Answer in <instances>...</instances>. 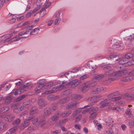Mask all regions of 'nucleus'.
<instances>
[{"mask_svg":"<svg viewBox=\"0 0 134 134\" xmlns=\"http://www.w3.org/2000/svg\"><path fill=\"white\" fill-rule=\"evenodd\" d=\"M107 90L105 88H104L100 86H95L94 87L91 91V93L95 94L99 92H104Z\"/></svg>","mask_w":134,"mask_h":134,"instance_id":"obj_4","label":"nucleus"},{"mask_svg":"<svg viewBox=\"0 0 134 134\" xmlns=\"http://www.w3.org/2000/svg\"><path fill=\"white\" fill-rule=\"evenodd\" d=\"M129 125L130 128L133 127L134 126V119L131 120L129 121Z\"/></svg>","mask_w":134,"mask_h":134,"instance_id":"obj_44","label":"nucleus"},{"mask_svg":"<svg viewBox=\"0 0 134 134\" xmlns=\"http://www.w3.org/2000/svg\"><path fill=\"white\" fill-rule=\"evenodd\" d=\"M31 104L30 102H29V100L27 101L26 102H23V104L24 105V106H26L27 105H28V106H29L30 104Z\"/></svg>","mask_w":134,"mask_h":134,"instance_id":"obj_58","label":"nucleus"},{"mask_svg":"<svg viewBox=\"0 0 134 134\" xmlns=\"http://www.w3.org/2000/svg\"><path fill=\"white\" fill-rule=\"evenodd\" d=\"M106 125L108 126L110 125L113 122V119L110 118H108L106 119L105 121Z\"/></svg>","mask_w":134,"mask_h":134,"instance_id":"obj_31","label":"nucleus"},{"mask_svg":"<svg viewBox=\"0 0 134 134\" xmlns=\"http://www.w3.org/2000/svg\"><path fill=\"white\" fill-rule=\"evenodd\" d=\"M113 48L114 49L118 50H121L123 48L122 44H120L117 46H115Z\"/></svg>","mask_w":134,"mask_h":134,"instance_id":"obj_39","label":"nucleus"},{"mask_svg":"<svg viewBox=\"0 0 134 134\" xmlns=\"http://www.w3.org/2000/svg\"><path fill=\"white\" fill-rule=\"evenodd\" d=\"M88 75L85 74L81 76L80 77V79L81 80H83L88 77Z\"/></svg>","mask_w":134,"mask_h":134,"instance_id":"obj_61","label":"nucleus"},{"mask_svg":"<svg viewBox=\"0 0 134 134\" xmlns=\"http://www.w3.org/2000/svg\"><path fill=\"white\" fill-rule=\"evenodd\" d=\"M19 90H20V92H21V93H23L24 92V91L28 90L25 87H24V85L22 88H20V89H19Z\"/></svg>","mask_w":134,"mask_h":134,"instance_id":"obj_56","label":"nucleus"},{"mask_svg":"<svg viewBox=\"0 0 134 134\" xmlns=\"http://www.w3.org/2000/svg\"><path fill=\"white\" fill-rule=\"evenodd\" d=\"M124 96L125 97L131 98L134 99V94H133L126 93L125 94Z\"/></svg>","mask_w":134,"mask_h":134,"instance_id":"obj_41","label":"nucleus"},{"mask_svg":"<svg viewBox=\"0 0 134 134\" xmlns=\"http://www.w3.org/2000/svg\"><path fill=\"white\" fill-rule=\"evenodd\" d=\"M71 92V90L70 89H68L64 92V94L66 95L69 94Z\"/></svg>","mask_w":134,"mask_h":134,"instance_id":"obj_57","label":"nucleus"},{"mask_svg":"<svg viewBox=\"0 0 134 134\" xmlns=\"http://www.w3.org/2000/svg\"><path fill=\"white\" fill-rule=\"evenodd\" d=\"M15 81H17L18 82L15 83V85L17 86H19L23 83V81L20 79H16L14 80Z\"/></svg>","mask_w":134,"mask_h":134,"instance_id":"obj_45","label":"nucleus"},{"mask_svg":"<svg viewBox=\"0 0 134 134\" xmlns=\"http://www.w3.org/2000/svg\"><path fill=\"white\" fill-rule=\"evenodd\" d=\"M42 86L38 85L37 87L35 89V91L36 93H40L41 91L42 88H43Z\"/></svg>","mask_w":134,"mask_h":134,"instance_id":"obj_26","label":"nucleus"},{"mask_svg":"<svg viewBox=\"0 0 134 134\" xmlns=\"http://www.w3.org/2000/svg\"><path fill=\"white\" fill-rule=\"evenodd\" d=\"M47 98L48 100H53L55 99L54 96L52 94H50L47 97Z\"/></svg>","mask_w":134,"mask_h":134,"instance_id":"obj_52","label":"nucleus"},{"mask_svg":"<svg viewBox=\"0 0 134 134\" xmlns=\"http://www.w3.org/2000/svg\"><path fill=\"white\" fill-rule=\"evenodd\" d=\"M113 65H110L104 67L103 70L104 72V75L110 77H118L127 73L128 71L126 70H122L115 71L112 69L111 66H114Z\"/></svg>","mask_w":134,"mask_h":134,"instance_id":"obj_1","label":"nucleus"},{"mask_svg":"<svg viewBox=\"0 0 134 134\" xmlns=\"http://www.w3.org/2000/svg\"><path fill=\"white\" fill-rule=\"evenodd\" d=\"M38 119L37 117H33L31 118L30 117L26 118L24 121V123L21 124L20 127V129L22 130L26 127L28 126L30 124V122L32 121L34 124L37 122Z\"/></svg>","mask_w":134,"mask_h":134,"instance_id":"obj_2","label":"nucleus"},{"mask_svg":"<svg viewBox=\"0 0 134 134\" xmlns=\"http://www.w3.org/2000/svg\"><path fill=\"white\" fill-rule=\"evenodd\" d=\"M98 110V108L96 107L92 108L90 111L89 112V114H90L89 119L90 120H93L96 117L97 115V112Z\"/></svg>","mask_w":134,"mask_h":134,"instance_id":"obj_5","label":"nucleus"},{"mask_svg":"<svg viewBox=\"0 0 134 134\" xmlns=\"http://www.w3.org/2000/svg\"><path fill=\"white\" fill-rule=\"evenodd\" d=\"M39 20L40 19L39 18L35 19L34 21H33L32 23V24L33 25L31 26V27H34V26H35L36 25L38 24V23Z\"/></svg>","mask_w":134,"mask_h":134,"instance_id":"obj_50","label":"nucleus"},{"mask_svg":"<svg viewBox=\"0 0 134 134\" xmlns=\"http://www.w3.org/2000/svg\"><path fill=\"white\" fill-rule=\"evenodd\" d=\"M121 98L122 97L120 96L113 98L111 99V101H116L121 99Z\"/></svg>","mask_w":134,"mask_h":134,"instance_id":"obj_47","label":"nucleus"},{"mask_svg":"<svg viewBox=\"0 0 134 134\" xmlns=\"http://www.w3.org/2000/svg\"><path fill=\"white\" fill-rule=\"evenodd\" d=\"M92 85V83L85 84L82 88V92H86L91 87L93 86Z\"/></svg>","mask_w":134,"mask_h":134,"instance_id":"obj_14","label":"nucleus"},{"mask_svg":"<svg viewBox=\"0 0 134 134\" xmlns=\"http://www.w3.org/2000/svg\"><path fill=\"white\" fill-rule=\"evenodd\" d=\"M124 39L125 40H130V43L132 45L134 46V34H132L130 36L125 37Z\"/></svg>","mask_w":134,"mask_h":134,"instance_id":"obj_16","label":"nucleus"},{"mask_svg":"<svg viewBox=\"0 0 134 134\" xmlns=\"http://www.w3.org/2000/svg\"><path fill=\"white\" fill-rule=\"evenodd\" d=\"M24 87L26 88L28 90L31 89L32 87L31 83L30 82L25 83L24 85Z\"/></svg>","mask_w":134,"mask_h":134,"instance_id":"obj_34","label":"nucleus"},{"mask_svg":"<svg viewBox=\"0 0 134 134\" xmlns=\"http://www.w3.org/2000/svg\"><path fill=\"white\" fill-rule=\"evenodd\" d=\"M72 97L74 99H79L82 98V96L79 95L73 94Z\"/></svg>","mask_w":134,"mask_h":134,"instance_id":"obj_48","label":"nucleus"},{"mask_svg":"<svg viewBox=\"0 0 134 134\" xmlns=\"http://www.w3.org/2000/svg\"><path fill=\"white\" fill-rule=\"evenodd\" d=\"M7 126V125L6 123L3 122L2 120H0V130H5Z\"/></svg>","mask_w":134,"mask_h":134,"instance_id":"obj_20","label":"nucleus"},{"mask_svg":"<svg viewBox=\"0 0 134 134\" xmlns=\"http://www.w3.org/2000/svg\"><path fill=\"white\" fill-rule=\"evenodd\" d=\"M7 36L8 37L4 40L3 41L4 43H8L12 40V38H11L13 36V34H10L7 35Z\"/></svg>","mask_w":134,"mask_h":134,"instance_id":"obj_33","label":"nucleus"},{"mask_svg":"<svg viewBox=\"0 0 134 134\" xmlns=\"http://www.w3.org/2000/svg\"><path fill=\"white\" fill-rule=\"evenodd\" d=\"M38 111L37 108L35 107H33L30 110V115H33L36 113Z\"/></svg>","mask_w":134,"mask_h":134,"instance_id":"obj_24","label":"nucleus"},{"mask_svg":"<svg viewBox=\"0 0 134 134\" xmlns=\"http://www.w3.org/2000/svg\"><path fill=\"white\" fill-rule=\"evenodd\" d=\"M71 113V111L70 110L66 111L64 113H63L62 111H60L59 112V116H61L62 117L64 118L68 116Z\"/></svg>","mask_w":134,"mask_h":134,"instance_id":"obj_18","label":"nucleus"},{"mask_svg":"<svg viewBox=\"0 0 134 134\" xmlns=\"http://www.w3.org/2000/svg\"><path fill=\"white\" fill-rule=\"evenodd\" d=\"M118 130L115 127L110 128L108 130L109 133V134H115L118 132Z\"/></svg>","mask_w":134,"mask_h":134,"instance_id":"obj_25","label":"nucleus"},{"mask_svg":"<svg viewBox=\"0 0 134 134\" xmlns=\"http://www.w3.org/2000/svg\"><path fill=\"white\" fill-rule=\"evenodd\" d=\"M52 109L53 111H55L57 109V105L56 104H54L52 105Z\"/></svg>","mask_w":134,"mask_h":134,"instance_id":"obj_60","label":"nucleus"},{"mask_svg":"<svg viewBox=\"0 0 134 134\" xmlns=\"http://www.w3.org/2000/svg\"><path fill=\"white\" fill-rule=\"evenodd\" d=\"M118 77H113L109 78L108 79L106 80L104 82L105 83H109L118 78Z\"/></svg>","mask_w":134,"mask_h":134,"instance_id":"obj_22","label":"nucleus"},{"mask_svg":"<svg viewBox=\"0 0 134 134\" xmlns=\"http://www.w3.org/2000/svg\"><path fill=\"white\" fill-rule=\"evenodd\" d=\"M92 62L93 61L89 62L87 63V65L90 69H91L92 70H94L97 69V66L94 65Z\"/></svg>","mask_w":134,"mask_h":134,"instance_id":"obj_17","label":"nucleus"},{"mask_svg":"<svg viewBox=\"0 0 134 134\" xmlns=\"http://www.w3.org/2000/svg\"><path fill=\"white\" fill-rule=\"evenodd\" d=\"M12 100V98L11 97H8L6 98L5 100L3 102V103L6 105L9 104L11 102Z\"/></svg>","mask_w":134,"mask_h":134,"instance_id":"obj_29","label":"nucleus"},{"mask_svg":"<svg viewBox=\"0 0 134 134\" xmlns=\"http://www.w3.org/2000/svg\"><path fill=\"white\" fill-rule=\"evenodd\" d=\"M11 108L14 112L18 113L22 110L24 109V106H20L18 103L13 104Z\"/></svg>","mask_w":134,"mask_h":134,"instance_id":"obj_3","label":"nucleus"},{"mask_svg":"<svg viewBox=\"0 0 134 134\" xmlns=\"http://www.w3.org/2000/svg\"><path fill=\"white\" fill-rule=\"evenodd\" d=\"M29 33V31H27L26 32H20L18 34V35L17 36H15L14 38H16L14 40H13V41L15 42L16 41H18L20 39L22 38L23 37H20V36H22L23 35H25V34H27Z\"/></svg>","mask_w":134,"mask_h":134,"instance_id":"obj_9","label":"nucleus"},{"mask_svg":"<svg viewBox=\"0 0 134 134\" xmlns=\"http://www.w3.org/2000/svg\"><path fill=\"white\" fill-rule=\"evenodd\" d=\"M68 121V119H65L62 120H60L58 122L60 124H62L63 123H64L66 122L67 121Z\"/></svg>","mask_w":134,"mask_h":134,"instance_id":"obj_63","label":"nucleus"},{"mask_svg":"<svg viewBox=\"0 0 134 134\" xmlns=\"http://www.w3.org/2000/svg\"><path fill=\"white\" fill-rule=\"evenodd\" d=\"M21 120L19 119H18L15 120L12 122V124L18 125V124L20 123Z\"/></svg>","mask_w":134,"mask_h":134,"instance_id":"obj_43","label":"nucleus"},{"mask_svg":"<svg viewBox=\"0 0 134 134\" xmlns=\"http://www.w3.org/2000/svg\"><path fill=\"white\" fill-rule=\"evenodd\" d=\"M61 116L59 115V112L57 114L53 116L51 118L52 121L50 122V124L51 125L54 124L55 122Z\"/></svg>","mask_w":134,"mask_h":134,"instance_id":"obj_12","label":"nucleus"},{"mask_svg":"<svg viewBox=\"0 0 134 134\" xmlns=\"http://www.w3.org/2000/svg\"><path fill=\"white\" fill-rule=\"evenodd\" d=\"M82 117L81 115H79L75 119V122H78L81 119Z\"/></svg>","mask_w":134,"mask_h":134,"instance_id":"obj_55","label":"nucleus"},{"mask_svg":"<svg viewBox=\"0 0 134 134\" xmlns=\"http://www.w3.org/2000/svg\"><path fill=\"white\" fill-rule=\"evenodd\" d=\"M81 108L80 109H78L75 111H74L72 114L73 116L74 117H75L77 115H78L79 113L81 112Z\"/></svg>","mask_w":134,"mask_h":134,"instance_id":"obj_38","label":"nucleus"},{"mask_svg":"<svg viewBox=\"0 0 134 134\" xmlns=\"http://www.w3.org/2000/svg\"><path fill=\"white\" fill-rule=\"evenodd\" d=\"M18 125L16 126L9 130V131L10 134H12L15 132L19 128Z\"/></svg>","mask_w":134,"mask_h":134,"instance_id":"obj_30","label":"nucleus"},{"mask_svg":"<svg viewBox=\"0 0 134 134\" xmlns=\"http://www.w3.org/2000/svg\"><path fill=\"white\" fill-rule=\"evenodd\" d=\"M125 113L128 115H130L132 113V111H131L130 109L129 108H127L125 110Z\"/></svg>","mask_w":134,"mask_h":134,"instance_id":"obj_51","label":"nucleus"},{"mask_svg":"<svg viewBox=\"0 0 134 134\" xmlns=\"http://www.w3.org/2000/svg\"><path fill=\"white\" fill-rule=\"evenodd\" d=\"M40 12V16L41 17H43L46 13V11L45 10V9L43 8L41 9Z\"/></svg>","mask_w":134,"mask_h":134,"instance_id":"obj_40","label":"nucleus"},{"mask_svg":"<svg viewBox=\"0 0 134 134\" xmlns=\"http://www.w3.org/2000/svg\"><path fill=\"white\" fill-rule=\"evenodd\" d=\"M38 104L41 108H42L47 105V103L44 99L39 97L38 98Z\"/></svg>","mask_w":134,"mask_h":134,"instance_id":"obj_7","label":"nucleus"},{"mask_svg":"<svg viewBox=\"0 0 134 134\" xmlns=\"http://www.w3.org/2000/svg\"><path fill=\"white\" fill-rule=\"evenodd\" d=\"M51 132L52 134H60L61 130H57L54 131H51Z\"/></svg>","mask_w":134,"mask_h":134,"instance_id":"obj_53","label":"nucleus"},{"mask_svg":"<svg viewBox=\"0 0 134 134\" xmlns=\"http://www.w3.org/2000/svg\"><path fill=\"white\" fill-rule=\"evenodd\" d=\"M52 110L51 108L47 107L45 108L44 111V117H47L51 114Z\"/></svg>","mask_w":134,"mask_h":134,"instance_id":"obj_13","label":"nucleus"},{"mask_svg":"<svg viewBox=\"0 0 134 134\" xmlns=\"http://www.w3.org/2000/svg\"><path fill=\"white\" fill-rule=\"evenodd\" d=\"M46 82V80L44 79H42L39 81L37 83L39 85L42 86V87L43 86V84L45 83Z\"/></svg>","mask_w":134,"mask_h":134,"instance_id":"obj_42","label":"nucleus"},{"mask_svg":"<svg viewBox=\"0 0 134 134\" xmlns=\"http://www.w3.org/2000/svg\"><path fill=\"white\" fill-rule=\"evenodd\" d=\"M102 97V96L100 95L96 97H90L87 99V100L88 101H90L92 103H95L97 101H98L99 99Z\"/></svg>","mask_w":134,"mask_h":134,"instance_id":"obj_11","label":"nucleus"},{"mask_svg":"<svg viewBox=\"0 0 134 134\" xmlns=\"http://www.w3.org/2000/svg\"><path fill=\"white\" fill-rule=\"evenodd\" d=\"M133 56V55L132 53H129L126 54L124 57L126 59H127V60L128 61L129 59L132 58Z\"/></svg>","mask_w":134,"mask_h":134,"instance_id":"obj_37","label":"nucleus"},{"mask_svg":"<svg viewBox=\"0 0 134 134\" xmlns=\"http://www.w3.org/2000/svg\"><path fill=\"white\" fill-rule=\"evenodd\" d=\"M69 97H67L66 98L59 100V102L61 104H64L68 102L69 100Z\"/></svg>","mask_w":134,"mask_h":134,"instance_id":"obj_23","label":"nucleus"},{"mask_svg":"<svg viewBox=\"0 0 134 134\" xmlns=\"http://www.w3.org/2000/svg\"><path fill=\"white\" fill-rule=\"evenodd\" d=\"M111 102L110 99L109 98L106 99L102 101L100 103V108H102L107 106L111 105Z\"/></svg>","mask_w":134,"mask_h":134,"instance_id":"obj_6","label":"nucleus"},{"mask_svg":"<svg viewBox=\"0 0 134 134\" xmlns=\"http://www.w3.org/2000/svg\"><path fill=\"white\" fill-rule=\"evenodd\" d=\"M25 97V95H23L17 98L16 99V102L20 101L24 98Z\"/></svg>","mask_w":134,"mask_h":134,"instance_id":"obj_46","label":"nucleus"},{"mask_svg":"<svg viewBox=\"0 0 134 134\" xmlns=\"http://www.w3.org/2000/svg\"><path fill=\"white\" fill-rule=\"evenodd\" d=\"M133 64L132 63V62L131 61H127L126 64H125V66H128L129 65H131Z\"/></svg>","mask_w":134,"mask_h":134,"instance_id":"obj_64","label":"nucleus"},{"mask_svg":"<svg viewBox=\"0 0 134 134\" xmlns=\"http://www.w3.org/2000/svg\"><path fill=\"white\" fill-rule=\"evenodd\" d=\"M133 78L131 76H126L123 77L121 79V80L122 81L128 82L133 80Z\"/></svg>","mask_w":134,"mask_h":134,"instance_id":"obj_19","label":"nucleus"},{"mask_svg":"<svg viewBox=\"0 0 134 134\" xmlns=\"http://www.w3.org/2000/svg\"><path fill=\"white\" fill-rule=\"evenodd\" d=\"M40 30V29L38 28L34 29L30 33V35H35L38 33Z\"/></svg>","mask_w":134,"mask_h":134,"instance_id":"obj_32","label":"nucleus"},{"mask_svg":"<svg viewBox=\"0 0 134 134\" xmlns=\"http://www.w3.org/2000/svg\"><path fill=\"white\" fill-rule=\"evenodd\" d=\"M80 69V68L75 67L73 69L71 72L73 73H75L77 72Z\"/></svg>","mask_w":134,"mask_h":134,"instance_id":"obj_54","label":"nucleus"},{"mask_svg":"<svg viewBox=\"0 0 134 134\" xmlns=\"http://www.w3.org/2000/svg\"><path fill=\"white\" fill-rule=\"evenodd\" d=\"M2 118H4L5 120L6 121L11 122L14 119L15 116L12 115H8L5 117L4 116H2Z\"/></svg>","mask_w":134,"mask_h":134,"instance_id":"obj_15","label":"nucleus"},{"mask_svg":"<svg viewBox=\"0 0 134 134\" xmlns=\"http://www.w3.org/2000/svg\"><path fill=\"white\" fill-rule=\"evenodd\" d=\"M77 103L76 102L70 103L67 105L66 108L67 109H71L74 108L75 107Z\"/></svg>","mask_w":134,"mask_h":134,"instance_id":"obj_21","label":"nucleus"},{"mask_svg":"<svg viewBox=\"0 0 134 134\" xmlns=\"http://www.w3.org/2000/svg\"><path fill=\"white\" fill-rule=\"evenodd\" d=\"M104 77V74H100L96 75L94 78V79L96 80H100Z\"/></svg>","mask_w":134,"mask_h":134,"instance_id":"obj_35","label":"nucleus"},{"mask_svg":"<svg viewBox=\"0 0 134 134\" xmlns=\"http://www.w3.org/2000/svg\"><path fill=\"white\" fill-rule=\"evenodd\" d=\"M53 83L52 82H50L46 83V86L47 87V88H49L51 87L53 85Z\"/></svg>","mask_w":134,"mask_h":134,"instance_id":"obj_59","label":"nucleus"},{"mask_svg":"<svg viewBox=\"0 0 134 134\" xmlns=\"http://www.w3.org/2000/svg\"><path fill=\"white\" fill-rule=\"evenodd\" d=\"M11 93H13L15 95H18V94L21 93L20 90L16 89H13Z\"/></svg>","mask_w":134,"mask_h":134,"instance_id":"obj_36","label":"nucleus"},{"mask_svg":"<svg viewBox=\"0 0 134 134\" xmlns=\"http://www.w3.org/2000/svg\"><path fill=\"white\" fill-rule=\"evenodd\" d=\"M51 4V3L46 1L44 3L43 8L46 9L48 8Z\"/></svg>","mask_w":134,"mask_h":134,"instance_id":"obj_49","label":"nucleus"},{"mask_svg":"<svg viewBox=\"0 0 134 134\" xmlns=\"http://www.w3.org/2000/svg\"><path fill=\"white\" fill-rule=\"evenodd\" d=\"M61 19L60 18H59L57 19L55 21V25H57L59 24L60 22V21L61 20Z\"/></svg>","mask_w":134,"mask_h":134,"instance_id":"obj_62","label":"nucleus"},{"mask_svg":"<svg viewBox=\"0 0 134 134\" xmlns=\"http://www.w3.org/2000/svg\"><path fill=\"white\" fill-rule=\"evenodd\" d=\"M9 108L8 107H4L0 109V114L3 113L8 110Z\"/></svg>","mask_w":134,"mask_h":134,"instance_id":"obj_27","label":"nucleus"},{"mask_svg":"<svg viewBox=\"0 0 134 134\" xmlns=\"http://www.w3.org/2000/svg\"><path fill=\"white\" fill-rule=\"evenodd\" d=\"M81 83L80 81L76 79L74 80L69 82L70 86L71 88H74Z\"/></svg>","mask_w":134,"mask_h":134,"instance_id":"obj_8","label":"nucleus"},{"mask_svg":"<svg viewBox=\"0 0 134 134\" xmlns=\"http://www.w3.org/2000/svg\"><path fill=\"white\" fill-rule=\"evenodd\" d=\"M70 86L69 83H68L67 81H64L62 82V83L61 85L59 87H63L66 88L67 87Z\"/></svg>","mask_w":134,"mask_h":134,"instance_id":"obj_28","label":"nucleus"},{"mask_svg":"<svg viewBox=\"0 0 134 134\" xmlns=\"http://www.w3.org/2000/svg\"><path fill=\"white\" fill-rule=\"evenodd\" d=\"M116 61L118 62L119 64L123 65V66H125V64L126 62L128 61L127 59H126L124 56L121 58H119L116 59Z\"/></svg>","mask_w":134,"mask_h":134,"instance_id":"obj_10","label":"nucleus"}]
</instances>
